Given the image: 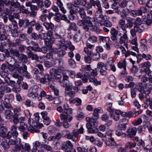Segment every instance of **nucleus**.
Instances as JSON below:
<instances>
[{"label":"nucleus","mask_w":152,"mask_h":152,"mask_svg":"<svg viewBox=\"0 0 152 152\" xmlns=\"http://www.w3.org/2000/svg\"><path fill=\"white\" fill-rule=\"evenodd\" d=\"M43 144L42 143L39 141H35L32 143L33 148L37 150H38V148H43Z\"/></svg>","instance_id":"nucleus-22"},{"label":"nucleus","mask_w":152,"mask_h":152,"mask_svg":"<svg viewBox=\"0 0 152 152\" xmlns=\"http://www.w3.org/2000/svg\"><path fill=\"white\" fill-rule=\"evenodd\" d=\"M112 104L111 103H107L105 106V108L110 113H113L114 110L112 108Z\"/></svg>","instance_id":"nucleus-48"},{"label":"nucleus","mask_w":152,"mask_h":152,"mask_svg":"<svg viewBox=\"0 0 152 152\" xmlns=\"http://www.w3.org/2000/svg\"><path fill=\"white\" fill-rule=\"evenodd\" d=\"M62 73L64 74H67L69 75L70 77L72 78H74L75 76V74L74 72L73 71H69L68 70H66L63 71Z\"/></svg>","instance_id":"nucleus-39"},{"label":"nucleus","mask_w":152,"mask_h":152,"mask_svg":"<svg viewBox=\"0 0 152 152\" xmlns=\"http://www.w3.org/2000/svg\"><path fill=\"white\" fill-rule=\"evenodd\" d=\"M90 3L94 6H96L97 7L98 11L96 12H98V13L102 12V11L101 4L99 0H96V1L91 0L90 1Z\"/></svg>","instance_id":"nucleus-12"},{"label":"nucleus","mask_w":152,"mask_h":152,"mask_svg":"<svg viewBox=\"0 0 152 152\" xmlns=\"http://www.w3.org/2000/svg\"><path fill=\"white\" fill-rule=\"evenodd\" d=\"M7 68L11 72H14L16 69L18 71L19 73L21 74L22 73L20 66L18 64H14L13 65H12L8 64L7 66Z\"/></svg>","instance_id":"nucleus-7"},{"label":"nucleus","mask_w":152,"mask_h":152,"mask_svg":"<svg viewBox=\"0 0 152 152\" xmlns=\"http://www.w3.org/2000/svg\"><path fill=\"white\" fill-rule=\"evenodd\" d=\"M52 9L54 12L56 13L55 14V15L56 16H61V14L59 12V9L58 7L55 6L53 5L52 7Z\"/></svg>","instance_id":"nucleus-46"},{"label":"nucleus","mask_w":152,"mask_h":152,"mask_svg":"<svg viewBox=\"0 0 152 152\" xmlns=\"http://www.w3.org/2000/svg\"><path fill=\"white\" fill-rule=\"evenodd\" d=\"M30 44H31L33 46H31V50L36 51H40V48L39 47L38 44L35 42L31 41Z\"/></svg>","instance_id":"nucleus-30"},{"label":"nucleus","mask_w":152,"mask_h":152,"mask_svg":"<svg viewBox=\"0 0 152 152\" xmlns=\"http://www.w3.org/2000/svg\"><path fill=\"white\" fill-rule=\"evenodd\" d=\"M20 7V3L18 2H15L14 0L11 2V4L10 5V9L12 11H14L15 10V9H19Z\"/></svg>","instance_id":"nucleus-18"},{"label":"nucleus","mask_w":152,"mask_h":152,"mask_svg":"<svg viewBox=\"0 0 152 152\" xmlns=\"http://www.w3.org/2000/svg\"><path fill=\"white\" fill-rule=\"evenodd\" d=\"M85 36L86 38L88 37V36H89L88 38V40L91 43L95 42L97 41V37L94 35H90V33L86 34Z\"/></svg>","instance_id":"nucleus-23"},{"label":"nucleus","mask_w":152,"mask_h":152,"mask_svg":"<svg viewBox=\"0 0 152 152\" xmlns=\"http://www.w3.org/2000/svg\"><path fill=\"white\" fill-rule=\"evenodd\" d=\"M19 8L20 11L23 13L29 14L30 13V12L28 11V8L26 9L25 7L23 5H20V7Z\"/></svg>","instance_id":"nucleus-47"},{"label":"nucleus","mask_w":152,"mask_h":152,"mask_svg":"<svg viewBox=\"0 0 152 152\" xmlns=\"http://www.w3.org/2000/svg\"><path fill=\"white\" fill-rule=\"evenodd\" d=\"M1 89L2 90L4 93H9L11 91V88L10 87L7 86H5L3 88H1Z\"/></svg>","instance_id":"nucleus-63"},{"label":"nucleus","mask_w":152,"mask_h":152,"mask_svg":"<svg viewBox=\"0 0 152 152\" xmlns=\"http://www.w3.org/2000/svg\"><path fill=\"white\" fill-rule=\"evenodd\" d=\"M64 112L63 113H64L65 114H66L68 115V114H70L72 113V109L69 108L68 104L66 103L64 104Z\"/></svg>","instance_id":"nucleus-32"},{"label":"nucleus","mask_w":152,"mask_h":152,"mask_svg":"<svg viewBox=\"0 0 152 152\" xmlns=\"http://www.w3.org/2000/svg\"><path fill=\"white\" fill-rule=\"evenodd\" d=\"M110 117L113 118V119L115 121H118L119 119L120 116L114 113V112L113 113H110Z\"/></svg>","instance_id":"nucleus-55"},{"label":"nucleus","mask_w":152,"mask_h":152,"mask_svg":"<svg viewBox=\"0 0 152 152\" xmlns=\"http://www.w3.org/2000/svg\"><path fill=\"white\" fill-rule=\"evenodd\" d=\"M142 120L141 118H138L137 120L133 122V124L134 126H137L140 124L142 122Z\"/></svg>","instance_id":"nucleus-64"},{"label":"nucleus","mask_w":152,"mask_h":152,"mask_svg":"<svg viewBox=\"0 0 152 152\" xmlns=\"http://www.w3.org/2000/svg\"><path fill=\"white\" fill-rule=\"evenodd\" d=\"M128 39L127 32L125 31L123 35L120 38L119 42L121 44H124L126 45V41Z\"/></svg>","instance_id":"nucleus-15"},{"label":"nucleus","mask_w":152,"mask_h":152,"mask_svg":"<svg viewBox=\"0 0 152 152\" xmlns=\"http://www.w3.org/2000/svg\"><path fill=\"white\" fill-rule=\"evenodd\" d=\"M78 28L77 27L75 23L71 22L70 23L69 26L67 28V30L69 31L72 30L76 31H77Z\"/></svg>","instance_id":"nucleus-31"},{"label":"nucleus","mask_w":152,"mask_h":152,"mask_svg":"<svg viewBox=\"0 0 152 152\" xmlns=\"http://www.w3.org/2000/svg\"><path fill=\"white\" fill-rule=\"evenodd\" d=\"M48 133L50 134H53L56 131V129L54 127L52 126H49L48 128Z\"/></svg>","instance_id":"nucleus-57"},{"label":"nucleus","mask_w":152,"mask_h":152,"mask_svg":"<svg viewBox=\"0 0 152 152\" xmlns=\"http://www.w3.org/2000/svg\"><path fill=\"white\" fill-rule=\"evenodd\" d=\"M122 144L121 143L117 145L116 147H117L118 149V152H125V149L122 146Z\"/></svg>","instance_id":"nucleus-53"},{"label":"nucleus","mask_w":152,"mask_h":152,"mask_svg":"<svg viewBox=\"0 0 152 152\" xmlns=\"http://www.w3.org/2000/svg\"><path fill=\"white\" fill-rule=\"evenodd\" d=\"M28 128L27 125L25 123H21L18 127V129L21 131L24 132Z\"/></svg>","instance_id":"nucleus-45"},{"label":"nucleus","mask_w":152,"mask_h":152,"mask_svg":"<svg viewBox=\"0 0 152 152\" xmlns=\"http://www.w3.org/2000/svg\"><path fill=\"white\" fill-rule=\"evenodd\" d=\"M90 74L88 72H86L85 73L84 77H83L82 76V80H83L84 81L85 83H86L88 81V77H89Z\"/></svg>","instance_id":"nucleus-61"},{"label":"nucleus","mask_w":152,"mask_h":152,"mask_svg":"<svg viewBox=\"0 0 152 152\" xmlns=\"http://www.w3.org/2000/svg\"><path fill=\"white\" fill-rule=\"evenodd\" d=\"M18 24L20 27L23 26L24 28H26L30 25V22L29 20L27 18L20 19L19 20Z\"/></svg>","instance_id":"nucleus-11"},{"label":"nucleus","mask_w":152,"mask_h":152,"mask_svg":"<svg viewBox=\"0 0 152 152\" xmlns=\"http://www.w3.org/2000/svg\"><path fill=\"white\" fill-rule=\"evenodd\" d=\"M21 142V140L19 138H17L15 139H10L8 141L9 145H18Z\"/></svg>","instance_id":"nucleus-25"},{"label":"nucleus","mask_w":152,"mask_h":152,"mask_svg":"<svg viewBox=\"0 0 152 152\" xmlns=\"http://www.w3.org/2000/svg\"><path fill=\"white\" fill-rule=\"evenodd\" d=\"M117 66L119 68H123L124 70H126V65L125 60H124L122 62H119L118 63Z\"/></svg>","instance_id":"nucleus-37"},{"label":"nucleus","mask_w":152,"mask_h":152,"mask_svg":"<svg viewBox=\"0 0 152 152\" xmlns=\"http://www.w3.org/2000/svg\"><path fill=\"white\" fill-rule=\"evenodd\" d=\"M28 129V131L32 133H39V132L40 131L38 129H37L36 128L32 126H30Z\"/></svg>","instance_id":"nucleus-49"},{"label":"nucleus","mask_w":152,"mask_h":152,"mask_svg":"<svg viewBox=\"0 0 152 152\" xmlns=\"http://www.w3.org/2000/svg\"><path fill=\"white\" fill-rule=\"evenodd\" d=\"M103 140L107 145L110 146L112 148H115L116 146V143L113 138L106 137H103Z\"/></svg>","instance_id":"nucleus-6"},{"label":"nucleus","mask_w":152,"mask_h":152,"mask_svg":"<svg viewBox=\"0 0 152 152\" xmlns=\"http://www.w3.org/2000/svg\"><path fill=\"white\" fill-rule=\"evenodd\" d=\"M136 145V143L135 142L132 143L130 142H128L125 144L126 148L131 149L135 147Z\"/></svg>","instance_id":"nucleus-41"},{"label":"nucleus","mask_w":152,"mask_h":152,"mask_svg":"<svg viewBox=\"0 0 152 152\" xmlns=\"http://www.w3.org/2000/svg\"><path fill=\"white\" fill-rule=\"evenodd\" d=\"M84 51L85 52L86 56H91L93 54L92 52L90 51L87 48H84Z\"/></svg>","instance_id":"nucleus-60"},{"label":"nucleus","mask_w":152,"mask_h":152,"mask_svg":"<svg viewBox=\"0 0 152 152\" xmlns=\"http://www.w3.org/2000/svg\"><path fill=\"white\" fill-rule=\"evenodd\" d=\"M137 132V129L136 128L129 129H128L127 131V136L129 138H132L134 136Z\"/></svg>","instance_id":"nucleus-13"},{"label":"nucleus","mask_w":152,"mask_h":152,"mask_svg":"<svg viewBox=\"0 0 152 152\" xmlns=\"http://www.w3.org/2000/svg\"><path fill=\"white\" fill-rule=\"evenodd\" d=\"M10 53L11 54H13V55L16 56V57H18L19 54V51L17 50V49H11L10 50Z\"/></svg>","instance_id":"nucleus-56"},{"label":"nucleus","mask_w":152,"mask_h":152,"mask_svg":"<svg viewBox=\"0 0 152 152\" xmlns=\"http://www.w3.org/2000/svg\"><path fill=\"white\" fill-rule=\"evenodd\" d=\"M35 27L36 30L39 32H41L43 31V27L40 25L39 23H36Z\"/></svg>","instance_id":"nucleus-54"},{"label":"nucleus","mask_w":152,"mask_h":152,"mask_svg":"<svg viewBox=\"0 0 152 152\" xmlns=\"http://www.w3.org/2000/svg\"><path fill=\"white\" fill-rule=\"evenodd\" d=\"M140 65L141 67L143 69H142V70H144V69H146V68H149L151 66V64L149 61H147L141 64Z\"/></svg>","instance_id":"nucleus-38"},{"label":"nucleus","mask_w":152,"mask_h":152,"mask_svg":"<svg viewBox=\"0 0 152 152\" xmlns=\"http://www.w3.org/2000/svg\"><path fill=\"white\" fill-rule=\"evenodd\" d=\"M93 124H90L89 123H87L86 124V127L88 129V131L91 133H94L97 130L96 127H93Z\"/></svg>","instance_id":"nucleus-20"},{"label":"nucleus","mask_w":152,"mask_h":152,"mask_svg":"<svg viewBox=\"0 0 152 152\" xmlns=\"http://www.w3.org/2000/svg\"><path fill=\"white\" fill-rule=\"evenodd\" d=\"M91 28L90 29L92 31L95 32L96 34H101V30L99 29V27L96 26H92Z\"/></svg>","instance_id":"nucleus-40"},{"label":"nucleus","mask_w":152,"mask_h":152,"mask_svg":"<svg viewBox=\"0 0 152 152\" xmlns=\"http://www.w3.org/2000/svg\"><path fill=\"white\" fill-rule=\"evenodd\" d=\"M139 88H138V90L140 92H144V88H150V86H148L147 83H139L138 84Z\"/></svg>","instance_id":"nucleus-21"},{"label":"nucleus","mask_w":152,"mask_h":152,"mask_svg":"<svg viewBox=\"0 0 152 152\" xmlns=\"http://www.w3.org/2000/svg\"><path fill=\"white\" fill-rule=\"evenodd\" d=\"M92 59L94 60H96L99 59L100 58V55L99 53H95L92 54L91 56Z\"/></svg>","instance_id":"nucleus-58"},{"label":"nucleus","mask_w":152,"mask_h":152,"mask_svg":"<svg viewBox=\"0 0 152 152\" xmlns=\"http://www.w3.org/2000/svg\"><path fill=\"white\" fill-rule=\"evenodd\" d=\"M9 20L12 23L13 26H18L17 22L15 20V18L12 15H10L8 18Z\"/></svg>","instance_id":"nucleus-52"},{"label":"nucleus","mask_w":152,"mask_h":152,"mask_svg":"<svg viewBox=\"0 0 152 152\" xmlns=\"http://www.w3.org/2000/svg\"><path fill=\"white\" fill-rule=\"evenodd\" d=\"M13 29H12L11 30V34L12 36L14 37H18V34L17 30L18 28V26H13Z\"/></svg>","instance_id":"nucleus-35"},{"label":"nucleus","mask_w":152,"mask_h":152,"mask_svg":"<svg viewBox=\"0 0 152 152\" xmlns=\"http://www.w3.org/2000/svg\"><path fill=\"white\" fill-rule=\"evenodd\" d=\"M110 34H111V38L114 42H117L118 41V31L115 28L113 27L111 29Z\"/></svg>","instance_id":"nucleus-9"},{"label":"nucleus","mask_w":152,"mask_h":152,"mask_svg":"<svg viewBox=\"0 0 152 152\" xmlns=\"http://www.w3.org/2000/svg\"><path fill=\"white\" fill-rule=\"evenodd\" d=\"M77 150L80 152H88V147L86 145L83 146L82 147H78L77 148Z\"/></svg>","instance_id":"nucleus-43"},{"label":"nucleus","mask_w":152,"mask_h":152,"mask_svg":"<svg viewBox=\"0 0 152 152\" xmlns=\"http://www.w3.org/2000/svg\"><path fill=\"white\" fill-rule=\"evenodd\" d=\"M89 80L91 82H93L95 84L98 85L101 84V82L98 81L94 77H91V76L89 78Z\"/></svg>","instance_id":"nucleus-59"},{"label":"nucleus","mask_w":152,"mask_h":152,"mask_svg":"<svg viewBox=\"0 0 152 152\" xmlns=\"http://www.w3.org/2000/svg\"><path fill=\"white\" fill-rule=\"evenodd\" d=\"M92 58L91 56H85L84 61L85 63L88 64H90L91 62Z\"/></svg>","instance_id":"nucleus-62"},{"label":"nucleus","mask_w":152,"mask_h":152,"mask_svg":"<svg viewBox=\"0 0 152 152\" xmlns=\"http://www.w3.org/2000/svg\"><path fill=\"white\" fill-rule=\"evenodd\" d=\"M59 117L63 121V126L65 128L69 127V123L72 119V117L70 115L65 114L64 113L60 114Z\"/></svg>","instance_id":"nucleus-2"},{"label":"nucleus","mask_w":152,"mask_h":152,"mask_svg":"<svg viewBox=\"0 0 152 152\" xmlns=\"http://www.w3.org/2000/svg\"><path fill=\"white\" fill-rule=\"evenodd\" d=\"M134 27L136 29L137 32L141 33L144 30L147 28V25L145 24L141 23L140 25H136Z\"/></svg>","instance_id":"nucleus-14"},{"label":"nucleus","mask_w":152,"mask_h":152,"mask_svg":"<svg viewBox=\"0 0 152 152\" xmlns=\"http://www.w3.org/2000/svg\"><path fill=\"white\" fill-rule=\"evenodd\" d=\"M130 15L134 17L141 15V12L139 9L137 10H132L129 12Z\"/></svg>","instance_id":"nucleus-34"},{"label":"nucleus","mask_w":152,"mask_h":152,"mask_svg":"<svg viewBox=\"0 0 152 152\" xmlns=\"http://www.w3.org/2000/svg\"><path fill=\"white\" fill-rule=\"evenodd\" d=\"M1 142V145L4 149H8L9 147V143H8L6 141H5V140L4 141L3 140Z\"/></svg>","instance_id":"nucleus-51"},{"label":"nucleus","mask_w":152,"mask_h":152,"mask_svg":"<svg viewBox=\"0 0 152 152\" xmlns=\"http://www.w3.org/2000/svg\"><path fill=\"white\" fill-rule=\"evenodd\" d=\"M77 24L79 26H83V29L86 31H88L90 28L93 26V23L90 20H79L77 22Z\"/></svg>","instance_id":"nucleus-4"},{"label":"nucleus","mask_w":152,"mask_h":152,"mask_svg":"<svg viewBox=\"0 0 152 152\" xmlns=\"http://www.w3.org/2000/svg\"><path fill=\"white\" fill-rule=\"evenodd\" d=\"M128 123V121L125 118L121 119L119 122V129L121 130H125L126 128V125Z\"/></svg>","instance_id":"nucleus-8"},{"label":"nucleus","mask_w":152,"mask_h":152,"mask_svg":"<svg viewBox=\"0 0 152 152\" xmlns=\"http://www.w3.org/2000/svg\"><path fill=\"white\" fill-rule=\"evenodd\" d=\"M60 83L62 86L65 88V90H67L68 89H70L71 86H72V83L68 81V82H66L64 80L61 81Z\"/></svg>","instance_id":"nucleus-19"},{"label":"nucleus","mask_w":152,"mask_h":152,"mask_svg":"<svg viewBox=\"0 0 152 152\" xmlns=\"http://www.w3.org/2000/svg\"><path fill=\"white\" fill-rule=\"evenodd\" d=\"M109 80L110 82V85L112 87H114L116 86V80L115 77L113 75H110L109 78Z\"/></svg>","instance_id":"nucleus-24"},{"label":"nucleus","mask_w":152,"mask_h":152,"mask_svg":"<svg viewBox=\"0 0 152 152\" xmlns=\"http://www.w3.org/2000/svg\"><path fill=\"white\" fill-rule=\"evenodd\" d=\"M43 26L47 30L50 29H53L54 27V25L50 22L48 23L45 22L43 23Z\"/></svg>","instance_id":"nucleus-33"},{"label":"nucleus","mask_w":152,"mask_h":152,"mask_svg":"<svg viewBox=\"0 0 152 152\" xmlns=\"http://www.w3.org/2000/svg\"><path fill=\"white\" fill-rule=\"evenodd\" d=\"M110 64H106L105 66V69L106 70H110L111 69V70L114 72L116 71V69L115 65L111 66Z\"/></svg>","instance_id":"nucleus-36"},{"label":"nucleus","mask_w":152,"mask_h":152,"mask_svg":"<svg viewBox=\"0 0 152 152\" xmlns=\"http://www.w3.org/2000/svg\"><path fill=\"white\" fill-rule=\"evenodd\" d=\"M73 88V86H71V88H70V89L69 88L67 90H65L64 94L65 96H69L71 98H73L75 96V92L71 90Z\"/></svg>","instance_id":"nucleus-16"},{"label":"nucleus","mask_w":152,"mask_h":152,"mask_svg":"<svg viewBox=\"0 0 152 152\" xmlns=\"http://www.w3.org/2000/svg\"><path fill=\"white\" fill-rule=\"evenodd\" d=\"M126 24L125 19L124 18H122L119 20L116 27V28L118 30L121 29L124 31L127 32V28L130 29L133 26L134 24L133 19L130 17H126Z\"/></svg>","instance_id":"nucleus-1"},{"label":"nucleus","mask_w":152,"mask_h":152,"mask_svg":"<svg viewBox=\"0 0 152 152\" xmlns=\"http://www.w3.org/2000/svg\"><path fill=\"white\" fill-rule=\"evenodd\" d=\"M55 43L57 45L59 46V48H64V50H66V45L67 42V41H65L63 38L60 39L59 40H55Z\"/></svg>","instance_id":"nucleus-10"},{"label":"nucleus","mask_w":152,"mask_h":152,"mask_svg":"<svg viewBox=\"0 0 152 152\" xmlns=\"http://www.w3.org/2000/svg\"><path fill=\"white\" fill-rule=\"evenodd\" d=\"M66 46V50L68 46L69 47V49L70 51H73L75 49V46L72 45L71 42L69 40L67 41Z\"/></svg>","instance_id":"nucleus-44"},{"label":"nucleus","mask_w":152,"mask_h":152,"mask_svg":"<svg viewBox=\"0 0 152 152\" xmlns=\"http://www.w3.org/2000/svg\"><path fill=\"white\" fill-rule=\"evenodd\" d=\"M72 143L69 141L68 140L64 143L61 147V149L63 150H65L69 148H72Z\"/></svg>","instance_id":"nucleus-27"},{"label":"nucleus","mask_w":152,"mask_h":152,"mask_svg":"<svg viewBox=\"0 0 152 152\" xmlns=\"http://www.w3.org/2000/svg\"><path fill=\"white\" fill-rule=\"evenodd\" d=\"M14 115L15 116L20 117L22 115L21 109L20 107H17L13 109Z\"/></svg>","instance_id":"nucleus-28"},{"label":"nucleus","mask_w":152,"mask_h":152,"mask_svg":"<svg viewBox=\"0 0 152 152\" xmlns=\"http://www.w3.org/2000/svg\"><path fill=\"white\" fill-rule=\"evenodd\" d=\"M17 129V126L15 125L12 126L10 128L11 131L9 132L7 134L6 138L9 139L12 137L14 138H16L18 135V133L16 130Z\"/></svg>","instance_id":"nucleus-5"},{"label":"nucleus","mask_w":152,"mask_h":152,"mask_svg":"<svg viewBox=\"0 0 152 152\" xmlns=\"http://www.w3.org/2000/svg\"><path fill=\"white\" fill-rule=\"evenodd\" d=\"M38 90V87L37 86H34L33 87H31L28 91V96H31L32 94H38L37 92Z\"/></svg>","instance_id":"nucleus-17"},{"label":"nucleus","mask_w":152,"mask_h":152,"mask_svg":"<svg viewBox=\"0 0 152 152\" xmlns=\"http://www.w3.org/2000/svg\"><path fill=\"white\" fill-rule=\"evenodd\" d=\"M54 39L53 38H50L49 39L45 40V44L48 47V49H52V46L51 44H53L54 42Z\"/></svg>","instance_id":"nucleus-29"},{"label":"nucleus","mask_w":152,"mask_h":152,"mask_svg":"<svg viewBox=\"0 0 152 152\" xmlns=\"http://www.w3.org/2000/svg\"><path fill=\"white\" fill-rule=\"evenodd\" d=\"M42 58H43V57H42V56L39 57L37 54H33L32 59L38 60L40 62L42 63L44 62V60H42Z\"/></svg>","instance_id":"nucleus-50"},{"label":"nucleus","mask_w":152,"mask_h":152,"mask_svg":"<svg viewBox=\"0 0 152 152\" xmlns=\"http://www.w3.org/2000/svg\"><path fill=\"white\" fill-rule=\"evenodd\" d=\"M102 13L96 12L95 14L96 17L95 21L101 26H103L105 21L109 19V18L107 16L102 15Z\"/></svg>","instance_id":"nucleus-3"},{"label":"nucleus","mask_w":152,"mask_h":152,"mask_svg":"<svg viewBox=\"0 0 152 152\" xmlns=\"http://www.w3.org/2000/svg\"><path fill=\"white\" fill-rule=\"evenodd\" d=\"M100 110L97 108L94 109V113H93V117L96 120L98 119L99 118L98 113H99Z\"/></svg>","instance_id":"nucleus-42"},{"label":"nucleus","mask_w":152,"mask_h":152,"mask_svg":"<svg viewBox=\"0 0 152 152\" xmlns=\"http://www.w3.org/2000/svg\"><path fill=\"white\" fill-rule=\"evenodd\" d=\"M86 120L88 122L87 123H89L90 124H93L95 126H98V121L95 120L93 118H91L89 117H87L86 118Z\"/></svg>","instance_id":"nucleus-26"}]
</instances>
